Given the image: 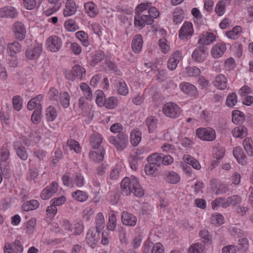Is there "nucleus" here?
<instances>
[{"label":"nucleus","instance_id":"1","mask_svg":"<svg viewBox=\"0 0 253 253\" xmlns=\"http://www.w3.org/2000/svg\"><path fill=\"white\" fill-rule=\"evenodd\" d=\"M121 188L126 195L133 193L136 197H141L144 195V191L138 178L134 176L125 177L121 182Z\"/></svg>","mask_w":253,"mask_h":253},{"label":"nucleus","instance_id":"40","mask_svg":"<svg viewBox=\"0 0 253 253\" xmlns=\"http://www.w3.org/2000/svg\"><path fill=\"white\" fill-rule=\"evenodd\" d=\"M96 230L101 232L105 227L104 216L102 212H99L96 216Z\"/></svg>","mask_w":253,"mask_h":253},{"label":"nucleus","instance_id":"50","mask_svg":"<svg viewBox=\"0 0 253 253\" xmlns=\"http://www.w3.org/2000/svg\"><path fill=\"white\" fill-rule=\"evenodd\" d=\"M73 187H82L84 186V179L83 175L80 173H77L73 176Z\"/></svg>","mask_w":253,"mask_h":253},{"label":"nucleus","instance_id":"52","mask_svg":"<svg viewBox=\"0 0 253 253\" xmlns=\"http://www.w3.org/2000/svg\"><path fill=\"white\" fill-rule=\"evenodd\" d=\"M191 12L194 16L193 21L195 24L197 25H201L202 22V15L199 10L197 8H193Z\"/></svg>","mask_w":253,"mask_h":253},{"label":"nucleus","instance_id":"60","mask_svg":"<svg viewBox=\"0 0 253 253\" xmlns=\"http://www.w3.org/2000/svg\"><path fill=\"white\" fill-rule=\"evenodd\" d=\"M215 12L219 16H222L225 11V5L222 1H219L215 5Z\"/></svg>","mask_w":253,"mask_h":253},{"label":"nucleus","instance_id":"22","mask_svg":"<svg viewBox=\"0 0 253 253\" xmlns=\"http://www.w3.org/2000/svg\"><path fill=\"white\" fill-rule=\"evenodd\" d=\"M84 7L85 12L90 17H95L99 13L97 6L91 1L84 3Z\"/></svg>","mask_w":253,"mask_h":253},{"label":"nucleus","instance_id":"59","mask_svg":"<svg viewBox=\"0 0 253 253\" xmlns=\"http://www.w3.org/2000/svg\"><path fill=\"white\" fill-rule=\"evenodd\" d=\"M157 119L154 117H150L147 118L146 120V124L149 132H152L155 129L157 126Z\"/></svg>","mask_w":253,"mask_h":253},{"label":"nucleus","instance_id":"30","mask_svg":"<svg viewBox=\"0 0 253 253\" xmlns=\"http://www.w3.org/2000/svg\"><path fill=\"white\" fill-rule=\"evenodd\" d=\"M162 153H153L147 157V161L148 163L159 167L162 164Z\"/></svg>","mask_w":253,"mask_h":253},{"label":"nucleus","instance_id":"37","mask_svg":"<svg viewBox=\"0 0 253 253\" xmlns=\"http://www.w3.org/2000/svg\"><path fill=\"white\" fill-rule=\"evenodd\" d=\"M165 180L167 182L171 184H176L180 181V176L174 171H170L166 174Z\"/></svg>","mask_w":253,"mask_h":253},{"label":"nucleus","instance_id":"58","mask_svg":"<svg viewBox=\"0 0 253 253\" xmlns=\"http://www.w3.org/2000/svg\"><path fill=\"white\" fill-rule=\"evenodd\" d=\"M223 216L219 213H216L211 217V222L214 225H221L224 223Z\"/></svg>","mask_w":253,"mask_h":253},{"label":"nucleus","instance_id":"27","mask_svg":"<svg viewBox=\"0 0 253 253\" xmlns=\"http://www.w3.org/2000/svg\"><path fill=\"white\" fill-rule=\"evenodd\" d=\"M13 146L16 151L17 156L20 159L25 161L28 159V155L25 148L19 142H15Z\"/></svg>","mask_w":253,"mask_h":253},{"label":"nucleus","instance_id":"49","mask_svg":"<svg viewBox=\"0 0 253 253\" xmlns=\"http://www.w3.org/2000/svg\"><path fill=\"white\" fill-rule=\"evenodd\" d=\"M190 155L188 154L184 155L182 160L180 162V167L182 169L184 172L188 173L190 171V167L189 166L190 163Z\"/></svg>","mask_w":253,"mask_h":253},{"label":"nucleus","instance_id":"25","mask_svg":"<svg viewBox=\"0 0 253 253\" xmlns=\"http://www.w3.org/2000/svg\"><path fill=\"white\" fill-rule=\"evenodd\" d=\"M233 153L238 163L242 165H244L246 163L247 157L244 154L243 150L241 147H236L234 148L233 151Z\"/></svg>","mask_w":253,"mask_h":253},{"label":"nucleus","instance_id":"48","mask_svg":"<svg viewBox=\"0 0 253 253\" xmlns=\"http://www.w3.org/2000/svg\"><path fill=\"white\" fill-rule=\"evenodd\" d=\"M65 29L69 32H74L79 29V26L73 19H69L66 21L64 24Z\"/></svg>","mask_w":253,"mask_h":253},{"label":"nucleus","instance_id":"32","mask_svg":"<svg viewBox=\"0 0 253 253\" xmlns=\"http://www.w3.org/2000/svg\"><path fill=\"white\" fill-rule=\"evenodd\" d=\"M104 150L103 149H97L92 150L89 153L90 158L94 161L100 162L102 161L104 158Z\"/></svg>","mask_w":253,"mask_h":253},{"label":"nucleus","instance_id":"4","mask_svg":"<svg viewBox=\"0 0 253 253\" xmlns=\"http://www.w3.org/2000/svg\"><path fill=\"white\" fill-rule=\"evenodd\" d=\"M162 111L167 117L170 118L178 117L181 112L180 107L173 102L166 103L163 107Z\"/></svg>","mask_w":253,"mask_h":253},{"label":"nucleus","instance_id":"23","mask_svg":"<svg viewBox=\"0 0 253 253\" xmlns=\"http://www.w3.org/2000/svg\"><path fill=\"white\" fill-rule=\"evenodd\" d=\"M214 85L219 90H224L227 86V79L222 74L216 76L213 82Z\"/></svg>","mask_w":253,"mask_h":253},{"label":"nucleus","instance_id":"2","mask_svg":"<svg viewBox=\"0 0 253 253\" xmlns=\"http://www.w3.org/2000/svg\"><path fill=\"white\" fill-rule=\"evenodd\" d=\"M109 141L118 150H124L128 144V137L123 132L119 133L117 137L111 136L109 137Z\"/></svg>","mask_w":253,"mask_h":253},{"label":"nucleus","instance_id":"7","mask_svg":"<svg viewBox=\"0 0 253 253\" xmlns=\"http://www.w3.org/2000/svg\"><path fill=\"white\" fill-rule=\"evenodd\" d=\"M85 74L86 70L84 68L80 65H75L71 71L67 72L65 75L68 80L73 81L76 79L82 80Z\"/></svg>","mask_w":253,"mask_h":253},{"label":"nucleus","instance_id":"31","mask_svg":"<svg viewBox=\"0 0 253 253\" xmlns=\"http://www.w3.org/2000/svg\"><path fill=\"white\" fill-rule=\"evenodd\" d=\"M232 134L234 137L243 138L247 136L248 129L244 126H239L232 130Z\"/></svg>","mask_w":253,"mask_h":253},{"label":"nucleus","instance_id":"19","mask_svg":"<svg viewBox=\"0 0 253 253\" xmlns=\"http://www.w3.org/2000/svg\"><path fill=\"white\" fill-rule=\"evenodd\" d=\"M226 50V46L224 43H218L214 45L211 50V55L214 58L222 56Z\"/></svg>","mask_w":253,"mask_h":253},{"label":"nucleus","instance_id":"42","mask_svg":"<svg viewBox=\"0 0 253 253\" xmlns=\"http://www.w3.org/2000/svg\"><path fill=\"white\" fill-rule=\"evenodd\" d=\"M242 32V28L240 26H236L233 28L232 30L226 33L227 37L230 39L235 40L237 39Z\"/></svg>","mask_w":253,"mask_h":253},{"label":"nucleus","instance_id":"9","mask_svg":"<svg viewBox=\"0 0 253 253\" xmlns=\"http://www.w3.org/2000/svg\"><path fill=\"white\" fill-rule=\"evenodd\" d=\"M12 31L16 39L23 40L26 36V28L25 25L19 21L16 22L12 26Z\"/></svg>","mask_w":253,"mask_h":253},{"label":"nucleus","instance_id":"41","mask_svg":"<svg viewBox=\"0 0 253 253\" xmlns=\"http://www.w3.org/2000/svg\"><path fill=\"white\" fill-rule=\"evenodd\" d=\"M102 141V138L99 134H93L90 138V143L92 149L96 150L97 149H103L100 148L99 146Z\"/></svg>","mask_w":253,"mask_h":253},{"label":"nucleus","instance_id":"8","mask_svg":"<svg viewBox=\"0 0 253 253\" xmlns=\"http://www.w3.org/2000/svg\"><path fill=\"white\" fill-rule=\"evenodd\" d=\"M23 251V246L18 240L11 243L5 242L3 247L4 253H22Z\"/></svg>","mask_w":253,"mask_h":253},{"label":"nucleus","instance_id":"13","mask_svg":"<svg viewBox=\"0 0 253 253\" xmlns=\"http://www.w3.org/2000/svg\"><path fill=\"white\" fill-rule=\"evenodd\" d=\"M208 55L207 48L203 46L195 49L192 53V57L195 61L202 62L205 60Z\"/></svg>","mask_w":253,"mask_h":253},{"label":"nucleus","instance_id":"12","mask_svg":"<svg viewBox=\"0 0 253 253\" xmlns=\"http://www.w3.org/2000/svg\"><path fill=\"white\" fill-rule=\"evenodd\" d=\"M18 15L17 9L12 6L0 8V18H14Z\"/></svg>","mask_w":253,"mask_h":253},{"label":"nucleus","instance_id":"11","mask_svg":"<svg viewBox=\"0 0 253 253\" xmlns=\"http://www.w3.org/2000/svg\"><path fill=\"white\" fill-rule=\"evenodd\" d=\"M154 22V20L147 15H141L137 13L134 17V25L135 27H143L146 24L151 25Z\"/></svg>","mask_w":253,"mask_h":253},{"label":"nucleus","instance_id":"63","mask_svg":"<svg viewBox=\"0 0 253 253\" xmlns=\"http://www.w3.org/2000/svg\"><path fill=\"white\" fill-rule=\"evenodd\" d=\"M14 108L16 111H20L22 107V101L19 96H14L12 99Z\"/></svg>","mask_w":253,"mask_h":253},{"label":"nucleus","instance_id":"38","mask_svg":"<svg viewBox=\"0 0 253 253\" xmlns=\"http://www.w3.org/2000/svg\"><path fill=\"white\" fill-rule=\"evenodd\" d=\"M184 17V12L180 8H176L172 12V19L173 22L176 24L180 23Z\"/></svg>","mask_w":253,"mask_h":253},{"label":"nucleus","instance_id":"21","mask_svg":"<svg viewBox=\"0 0 253 253\" xmlns=\"http://www.w3.org/2000/svg\"><path fill=\"white\" fill-rule=\"evenodd\" d=\"M143 42L141 35L137 34L134 37L131 42V47L135 53H139L141 51Z\"/></svg>","mask_w":253,"mask_h":253},{"label":"nucleus","instance_id":"35","mask_svg":"<svg viewBox=\"0 0 253 253\" xmlns=\"http://www.w3.org/2000/svg\"><path fill=\"white\" fill-rule=\"evenodd\" d=\"M75 36L83 46L87 47L89 45L88 35L84 31H79L75 33Z\"/></svg>","mask_w":253,"mask_h":253},{"label":"nucleus","instance_id":"61","mask_svg":"<svg viewBox=\"0 0 253 253\" xmlns=\"http://www.w3.org/2000/svg\"><path fill=\"white\" fill-rule=\"evenodd\" d=\"M226 200V203L230 206H234L239 204L241 201V198L237 195H234L228 197Z\"/></svg>","mask_w":253,"mask_h":253},{"label":"nucleus","instance_id":"20","mask_svg":"<svg viewBox=\"0 0 253 253\" xmlns=\"http://www.w3.org/2000/svg\"><path fill=\"white\" fill-rule=\"evenodd\" d=\"M215 35L211 32L203 33L200 37L198 42L203 45H209L215 41Z\"/></svg>","mask_w":253,"mask_h":253},{"label":"nucleus","instance_id":"43","mask_svg":"<svg viewBox=\"0 0 253 253\" xmlns=\"http://www.w3.org/2000/svg\"><path fill=\"white\" fill-rule=\"evenodd\" d=\"M245 120V116L243 112L239 110H234L232 112V120L234 124H239L243 122Z\"/></svg>","mask_w":253,"mask_h":253},{"label":"nucleus","instance_id":"28","mask_svg":"<svg viewBox=\"0 0 253 253\" xmlns=\"http://www.w3.org/2000/svg\"><path fill=\"white\" fill-rule=\"evenodd\" d=\"M225 153V150L223 148H217L214 151L213 153V158L215 159L216 160H213L211 165L212 167H215L219 163L220 161L224 157Z\"/></svg>","mask_w":253,"mask_h":253},{"label":"nucleus","instance_id":"53","mask_svg":"<svg viewBox=\"0 0 253 253\" xmlns=\"http://www.w3.org/2000/svg\"><path fill=\"white\" fill-rule=\"evenodd\" d=\"M70 95L67 92H63L60 94V101L64 108H67L70 105Z\"/></svg>","mask_w":253,"mask_h":253},{"label":"nucleus","instance_id":"29","mask_svg":"<svg viewBox=\"0 0 253 253\" xmlns=\"http://www.w3.org/2000/svg\"><path fill=\"white\" fill-rule=\"evenodd\" d=\"M40 206L39 202L36 200H31L23 203L22 206V210L25 211H29L35 210Z\"/></svg>","mask_w":253,"mask_h":253},{"label":"nucleus","instance_id":"54","mask_svg":"<svg viewBox=\"0 0 253 253\" xmlns=\"http://www.w3.org/2000/svg\"><path fill=\"white\" fill-rule=\"evenodd\" d=\"M95 102L96 104L99 106H104L105 99L103 92L101 90H97L95 92Z\"/></svg>","mask_w":253,"mask_h":253},{"label":"nucleus","instance_id":"46","mask_svg":"<svg viewBox=\"0 0 253 253\" xmlns=\"http://www.w3.org/2000/svg\"><path fill=\"white\" fill-rule=\"evenodd\" d=\"M46 118L48 121L52 122L54 121L57 117V112L55 108L49 106L45 110Z\"/></svg>","mask_w":253,"mask_h":253},{"label":"nucleus","instance_id":"15","mask_svg":"<svg viewBox=\"0 0 253 253\" xmlns=\"http://www.w3.org/2000/svg\"><path fill=\"white\" fill-rule=\"evenodd\" d=\"M182 58V54L179 51H175L171 54L168 61V68L170 70L176 69L178 63Z\"/></svg>","mask_w":253,"mask_h":253},{"label":"nucleus","instance_id":"26","mask_svg":"<svg viewBox=\"0 0 253 253\" xmlns=\"http://www.w3.org/2000/svg\"><path fill=\"white\" fill-rule=\"evenodd\" d=\"M142 139L141 132L138 128L132 129L130 134V141L132 145L136 146L141 142Z\"/></svg>","mask_w":253,"mask_h":253},{"label":"nucleus","instance_id":"55","mask_svg":"<svg viewBox=\"0 0 253 253\" xmlns=\"http://www.w3.org/2000/svg\"><path fill=\"white\" fill-rule=\"evenodd\" d=\"M117 87L118 93L121 95L125 96L128 94V88L125 82L121 81L119 82Z\"/></svg>","mask_w":253,"mask_h":253},{"label":"nucleus","instance_id":"17","mask_svg":"<svg viewBox=\"0 0 253 253\" xmlns=\"http://www.w3.org/2000/svg\"><path fill=\"white\" fill-rule=\"evenodd\" d=\"M43 96L42 94H39L36 97L31 99L28 103L27 109L29 110L40 111L42 109V106L41 104V101L42 100Z\"/></svg>","mask_w":253,"mask_h":253},{"label":"nucleus","instance_id":"36","mask_svg":"<svg viewBox=\"0 0 253 253\" xmlns=\"http://www.w3.org/2000/svg\"><path fill=\"white\" fill-rule=\"evenodd\" d=\"M117 225L116 214L114 211H111L108 216V221L107 224V229L110 231H114Z\"/></svg>","mask_w":253,"mask_h":253},{"label":"nucleus","instance_id":"16","mask_svg":"<svg viewBox=\"0 0 253 253\" xmlns=\"http://www.w3.org/2000/svg\"><path fill=\"white\" fill-rule=\"evenodd\" d=\"M121 220L124 225L129 226H134L137 220L135 215L126 211L122 213Z\"/></svg>","mask_w":253,"mask_h":253},{"label":"nucleus","instance_id":"18","mask_svg":"<svg viewBox=\"0 0 253 253\" xmlns=\"http://www.w3.org/2000/svg\"><path fill=\"white\" fill-rule=\"evenodd\" d=\"M77 8V5L74 0H67L63 10L64 16L69 17L73 15L76 12Z\"/></svg>","mask_w":253,"mask_h":253},{"label":"nucleus","instance_id":"39","mask_svg":"<svg viewBox=\"0 0 253 253\" xmlns=\"http://www.w3.org/2000/svg\"><path fill=\"white\" fill-rule=\"evenodd\" d=\"M243 145L248 155L252 157L253 155V141L252 139L247 137L244 140Z\"/></svg>","mask_w":253,"mask_h":253},{"label":"nucleus","instance_id":"62","mask_svg":"<svg viewBox=\"0 0 253 253\" xmlns=\"http://www.w3.org/2000/svg\"><path fill=\"white\" fill-rule=\"evenodd\" d=\"M205 249L204 245L202 243H196L191 246V251L192 253H203Z\"/></svg>","mask_w":253,"mask_h":253},{"label":"nucleus","instance_id":"6","mask_svg":"<svg viewBox=\"0 0 253 253\" xmlns=\"http://www.w3.org/2000/svg\"><path fill=\"white\" fill-rule=\"evenodd\" d=\"M42 50V43L33 42L28 47L25 55L26 57L29 60H36L40 56Z\"/></svg>","mask_w":253,"mask_h":253},{"label":"nucleus","instance_id":"33","mask_svg":"<svg viewBox=\"0 0 253 253\" xmlns=\"http://www.w3.org/2000/svg\"><path fill=\"white\" fill-rule=\"evenodd\" d=\"M190 35V22H185L179 30V37L182 40H187Z\"/></svg>","mask_w":253,"mask_h":253},{"label":"nucleus","instance_id":"56","mask_svg":"<svg viewBox=\"0 0 253 253\" xmlns=\"http://www.w3.org/2000/svg\"><path fill=\"white\" fill-rule=\"evenodd\" d=\"M159 167L153 164L148 163L145 166V172L147 175H154Z\"/></svg>","mask_w":253,"mask_h":253},{"label":"nucleus","instance_id":"5","mask_svg":"<svg viewBox=\"0 0 253 253\" xmlns=\"http://www.w3.org/2000/svg\"><path fill=\"white\" fill-rule=\"evenodd\" d=\"M47 49L51 52H57L62 46V41L57 36L52 35L48 38L45 41Z\"/></svg>","mask_w":253,"mask_h":253},{"label":"nucleus","instance_id":"44","mask_svg":"<svg viewBox=\"0 0 253 253\" xmlns=\"http://www.w3.org/2000/svg\"><path fill=\"white\" fill-rule=\"evenodd\" d=\"M238 102V97L236 93L229 94L226 98L225 104L227 107H234Z\"/></svg>","mask_w":253,"mask_h":253},{"label":"nucleus","instance_id":"10","mask_svg":"<svg viewBox=\"0 0 253 253\" xmlns=\"http://www.w3.org/2000/svg\"><path fill=\"white\" fill-rule=\"evenodd\" d=\"M100 232H98L93 228L89 229L86 233V242L88 245L94 248L100 239Z\"/></svg>","mask_w":253,"mask_h":253},{"label":"nucleus","instance_id":"64","mask_svg":"<svg viewBox=\"0 0 253 253\" xmlns=\"http://www.w3.org/2000/svg\"><path fill=\"white\" fill-rule=\"evenodd\" d=\"M90 27L93 33L100 37L102 35L103 29L100 25L97 23H93L90 24Z\"/></svg>","mask_w":253,"mask_h":253},{"label":"nucleus","instance_id":"24","mask_svg":"<svg viewBox=\"0 0 253 253\" xmlns=\"http://www.w3.org/2000/svg\"><path fill=\"white\" fill-rule=\"evenodd\" d=\"M22 47L21 44L17 41L10 42L7 45V51L8 55L13 57L16 54L20 53L21 51Z\"/></svg>","mask_w":253,"mask_h":253},{"label":"nucleus","instance_id":"47","mask_svg":"<svg viewBox=\"0 0 253 253\" xmlns=\"http://www.w3.org/2000/svg\"><path fill=\"white\" fill-rule=\"evenodd\" d=\"M65 147H68L69 149L74 150L76 153H79L81 151L80 144L78 142L73 139L68 140Z\"/></svg>","mask_w":253,"mask_h":253},{"label":"nucleus","instance_id":"57","mask_svg":"<svg viewBox=\"0 0 253 253\" xmlns=\"http://www.w3.org/2000/svg\"><path fill=\"white\" fill-rule=\"evenodd\" d=\"M36 226V219L33 218L29 220L26 223V231L29 234H31L33 233L35 227Z\"/></svg>","mask_w":253,"mask_h":253},{"label":"nucleus","instance_id":"3","mask_svg":"<svg viewBox=\"0 0 253 253\" xmlns=\"http://www.w3.org/2000/svg\"><path fill=\"white\" fill-rule=\"evenodd\" d=\"M196 132L197 137L204 141H212L216 138L215 131L210 127L199 128Z\"/></svg>","mask_w":253,"mask_h":253},{"label":"nucleus","instance_id":"51","mask_svg":"<svg viewBox=\"0 0 253 253\" xmlns=\"http://www.w3.org/2000/svg\"><path fill=\"white\" fill-rule=\"evenodd\" d=\"M118 105V100L116 97L111 96L105 99V107L108 109L115 108Z\"/></svg>","mask_w":253,"mask_h":253},{"label":"nucleus","instance_id":"14","mask_svg":"<svg viewBox=\"0 0 253 253\" xmlns=\"http://www.w3.org/2000/svg\"><path fill=\"white\" fill-rule=\"evenodd\" d=\"M55 232L60 234L65 235L66 234H69L72 232L73 229L72 225L69 221L63 219L60 222V226L55 227L54 229Z\"/></svg>","mask_w":253,"mask_h":253},{"label":"nucleus","instance_id":"45","mask_svg":"<svg viewBox=\"0 0 253 253\" xmlns=\"http://www.w3.org/2000/svg\"><path fill=\"white\" fill-rule=\"evenodd\" d=\"M211 207L213 210H216L218 207L225 208L229 207V205L226 203L224 198H218L211 202Z\"/></svg>","mask_w":253,"mask_h":253},{"label":"nucleus","instance_id":"34","mask_svg":"<svg viewBox=\"0 0 253 253\" xmlns=\"http://www.w3.org/2000/svg\"><path fill=\"white\" fill-rule=\"evenodd\" d=\"M72 197L78 202H84L87 200L88 195L85 191L78 190L72 193Z\"/></svg>","mask_w":253,"mask_h":253}]
</instances>
